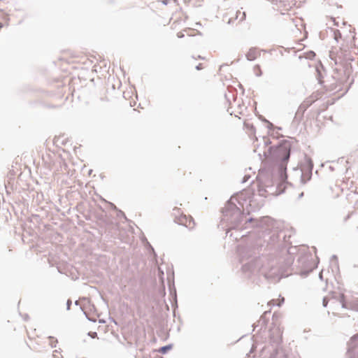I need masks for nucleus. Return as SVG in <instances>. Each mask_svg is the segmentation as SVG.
Returning a JSON list of instances; mask_svg holds the SVG:
<instances>
[{
    "instance_id": "nucleus-1",
    "label": "nucleus",
    "mask_w": 358,
    "mask_h": 358,
    "mask_svg": "<svg viewBox=\"0 0 358 358\" xmlns=\"http://www.w3.org/2000/svg\"><path fill=\"white\" fill-rule=\"evenodd\" d=\"M173 215L175 217V222L179 224L184 225L189 229H193L195 226L192 217L180 213V209L175 208L173 210Z\"/></svg>"
},
{
    "instance_id": "nucleus-2",
    "label": "nucleus",
    "mask_w": 358,
    "mask_h": 358,
    "mask_svg": "<svg viewBox=\"0 0 358 358\" xmlns=\"http://www.w3.org/2000/svg\"><path fill=\"white\" fill-rule=\"evenodd\" d=\"M290 150V143L289 142H284L278 148V156L282 161H287L289 157Z\"/></svg>"
},
{
    "instance_id": "nucleus-3",
    "label": "nucleus",
    "mask_w": 358,
    "mask_h": 358,
    "mask_svg": "<svg viewBox=\"0 0 358 358\" xmlns=\"http://www.w3.org/2000/svg\"><path fill=\"white\" fill-rule=\"evenodd\" d=\"M261 55V50L257 48H251L246 52L245 57L249 61H253Z\"/></svg>"
},
{
    "instance_id": "nucleus-4",
    "label": "nucleus",
    "mask_w": 358,
    "mask_h": 358,
    "mask_svg": "<svg viewBox=\"0 0 358 358\" xmlns=\"http://www.w3.org/2000/svg\"><path fill=\"white\" fill-rule=\"evenodd\" d=\"M287 178L285 169H280L278 173V178H275V183L285 188V182Z\"/></svg>"
},
{
    "instance_id": "nucleus-5",
    "label": "nucleus",
    "mask_w": 358,
    "mask_h": 358,
    "mask_svg": "<svg viewBox=\"0 0 358 358\" xmlns=\"http://www.w3.org/2000/svg\"><path fill=\"white\" fill-rule=\"evenodd\" d=\"M350 306H351L352 308H353L354 310H358V298L354 299L351 301Z\"/></svg>"
},
{
    "instance_id": "nucleus-6",
    "label": "nucleus",
    "mask_w": 358,
    "mask_h": 358,
    "mask_svg": "<svg viewBox=\"0 0 358 358\" xmlns=\"http://www.w3.org/2000/svg\"><path fill=\"white\" fill-rule=\"evenodd\" d=\"M51 358H64V357L60 351L55 350L53 351Z\"/></svg>"
},
{
    "instance_id": "nucleus-7",
    "label": "nucleus",
    "mask_w": 358,
    "mask_h": 358,
    "mask_svg": "<svg viewBox=\"0 0 358 358\" xmlns=\"http://www.w3.org/2000/svg\"><path fill=\"white\" fill-rule=\"evenodd\" d=\"M49 343L52 347H56V344L57 343V339L55 337L50 336L48 338Z\"/></svg>"
},
{
    "instance_id": "nucleus-8",
    "label": "nucleus",
    "mask_w": 358,
    "mask_h": 358,
    "mask_svg": "<svg viewBox=\"0 0 358 358\" xmlns=\"http://www.w3.org/2000/svg\"><path fill=\"white\" fill-rule=\"evenodd\" d=\"M170 2H173L174 3L177 4L178 0H163L162 3L165 5H167Z\"/></svg>"
},
{
    "instance_id": "nucleus-9",
    "label": "nucleus",
    "mask_w": 358,
    "mask_h": 358,
    "mask_svg": "<svg viewBox=\"0 0 358 358\" xmlns=\"http://www.w3.org/2000/svg\"><path fill=\"white\" fill-rule=\"evenodd\" d=\"M196 69L197 70H201V69H205V65L202 63H200L198 65L196 66Z\"/></svg>"
},
{
    "instance_id": "nucleus-10",
    "label": "nucleus",
    "mask_w": 358,
    "mask_h": 358,
    "mask_svg": "<svg viewBox=\"0 0 358 358\" xmlns=\"http://www.w3.org/2000/svg\"><path fill=\"white\" fill-rule=\"evenodd\" d=\"M88 334L92 338H95L97 337V334L96 332H89Z\"/></svg>"
},
{
    "instance_id": "nucleus-11",
    "label": "nucleus",
    "mask_w": 358,
    "mask_h": 358,
    "mask_svg": "<svg viewBox=\"0 0 358 358\" xmlns=\"http://www.w3.org/2000/svg\"><path fill=\"white\" fill-rule=\"evenodd\" d=\"M168 348V347H163L161 348L160 352H165Z\"/></svg>"
},
{
    "instance_id": "nucleus-12",
    "label": "nucleus",
    "mask_w": 358,
    "mask_h": 358,
    "mask_svg": "<svg viewBox=\"0 0 358 358\" xmlns=\"http://www.w3.org/2000/svg\"><path fill=\"white\" fill-rule=\"evenodd\" d=\"M327 303H328V301H327V299H323V305H324V306H327Z\"/></svg>"
},
{
    "instance_id": "nucleus-13",
    "label": "nucleus",
    "mask_w": 358,
    "mask_h": 358,
    "mask_svg": "<svg viewBox=\"0 0 358 358\" xmlns=\"http://www.w3.org/2000/svg\"><path fill=\"white\" fill-rule=\"evenodd\" d=\"M338 36L341 38V34L339 32L335 33V38L338 40Z\"/></svg>"
},
{
    "instance_id": "nucleus-14",
    "label": "nucleus",
    "mask_w": 358,
    "mask_h": 358,
    "mask_svg": "<svg viewBox=\"0 0 358 358\" xmlns=\"http://www.w3.org/2000/svg\"><path fill=\"white\" fill-rule=\"evenodd\" d=\"M257 69H258V70H257V72H259V71H260L259 67H257Z\"/></svg>"
},
{
    "instance_id": "nucleus-15",
    "label": "nucleus",
    "mask_w": 358,
    "mask_h": 358,
    "mask_svg": "<svg viewBox=\"0 0 358 358\" xmlns=\"http://www.w3.org/2000/svg\"><path fill=\"white\" fill-rule=\"evenodd\" d=\"M257 69H258V70H257V72H259V71H260L259 67H257Z\"/></svg>"
},
{
    "instance_id": "nucleus-16",
    "label": "nucleus",
    "mask_w": 358,
    "mask_h": 358,
    "mask_svg": "<svg viewBox=\"0 0 358 358\" xmlns=\"http://www.w3.org/2000/svg\"><path fill=\"white\" fill-rule=\"evenodd\" d=\"M257 69H258V70H257V72H259V71H260L259 67H257Z\"/></svg>"
},
{
    "instance_id": "nucleus-17",
    "label": "nucleus",
    "mask_w": 358,
    "mask_h": 358,
    "mask_svg": "<svg viewBox=\"0 0 358 358\" xmlns=\"http://www.w3.org/2000/svg\"><path fill=\"white\" fill-rule=\"evenodd\" d=\"M284 358H286V357H284Z\"/></svg>"
}]
</instances>
